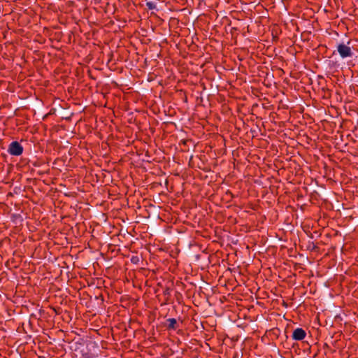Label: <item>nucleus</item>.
Segmentation results:
<instances>
[{
  "label": "nucleus",
  "instance_id": "nucleus-1",
  "mask_svg": "<svg viewBox=\"0 0 358 358\" xmlns=\"http://www.w3.org/2000/svg\"><path fill=\"white\" fill-rule=\"evenodd\" d=\"M24 148L18 141H13L10 143L8 152L13 156H20L22 154Z\"/></svg>",
  "mask_w": 358,
  "mask_h": 358
},
{
  "label": "nucleus",
  "instance_id": "nucleus-2",
  "mask_svg": "<svg viewBox=\"0 0 358 358\" xmlns=\"http://www.w3.org/2000/svg\"><path fill=\"white\" fill-rule=\"evenodd\" d=\"M350 41L348 42V44L340 43L337 47L338 52L342 58L351 57L353 55L351 48L348 45Z\"/></svg>",
  "mask_w": 358,
  "mask_h": 358
},
{
  "label": "nucleus",
  "instance_id": "nucleus-3",
  "mask_svg": "<svg viewBox=\"0 0 358 358\" xmlns=\"http://www.w3.org/2000/svg\"><path fill=\"white\" fill-rule=\"evenodd\" d=\"M164 327L166 329V330H176L179 327V324L175 318H169L166 320L165 323L164 324Z\"/></svg>",
  "mask_w": 358,
  "mask_h": 358
},
{
  "label": "nucleus",
  "instance_id": "nucleus-4",
  "mask_svg": "<svg viewBox=\"0 0 358 358\" xmlns=\"http://www.w3.org/2000/svg\"><path fill=\"white\" fill-rule=\"evenodd\" d=\"M306 332L302 328H296L292 333V338L295 341H302L305 338Z\"/></svg>",
  "mask_w": 358,
  "mask_h": 358
},
{
  "label": "nucleus",
  "instance_id": "nucleus-5",
  "mask_svg": "<svg viewBox=\"0 0 358 358\" xmlns=\"http://www.w3.org/2000/svg\"><path fill=\"white\" fill-rule=\"evenodd\" d=\"M146 7L149 9V10H154V9H156V3L155 2H152V1H147L146 3Z\"/></svg>",
  "mask_w": 358,
  "mask_h": 358
},
{
  "label": "nucleus",
  "instance_id": "nucleus-6",
  "mask_svg": "<svg viewBox=\"0 0 358 358\" xmlns=\"http://www.w3.org/2000/svg\"><path fill=\"white\" fill-rule=\"evenodd\" d=\"M136 260H138V258H137V257H133L131 258V262H132L135 263V262H136Z\"/></svg>",
  "mask_w": 358,
  "mask_h": 358
},
{
  "label": "nucleus",
  "instance_id": "nucleus-7",
  "mask_svg": "<svg viewBox=\"0 0 358 358\" xmlns=\"http://www.w3.org/2000/svg\"><path fill=\"white\" fill-rule=\"evenodd\" d=\"M90 357H91V356L87 354L86 355H85V358H90Z\"/></svg>",
  "mask_w": 358,
  "mask_h": 358
}]
</instances>
